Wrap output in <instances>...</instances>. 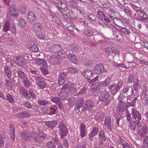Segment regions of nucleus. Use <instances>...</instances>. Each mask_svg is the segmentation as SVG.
Segmentation results:
<instances>
[{
    "instance_id": "nucleus-35",
    "label": "nucleus",
    "mask_w": 148,
    "mask_h": 148,
    "mask_svg": "<svg viewBox=\"0 0 148 148\" xmlns=\"http://www.w3.org/2000/svg\"><path fill=\"white\" fill-rule=\"evenodd\" d=\"M111 80L110 78H107L104 81L100 82V85L106 87L110 85Z\"/></svg>"
},
{
    "instance_id": "nucleus-12",
    "label": "nucleus",
    "mask_w": 148,
    "mask_h": 148,
    "mask_svg": "<svg viewBox=\"0 0 148 148\" xmlns=\"http://www.w3.org/2000/svg\"><path fill=\"white\" fill-rule=\"evenodd\" d=\"M94 73L100 74L103 73L104 72L106 73L107 70L104 69L103 66L101 64H99L96 65L94 68Z\"/></svg>"
},
{
    "instance_id": "nucleus-39",
    "label": "nucleus",
    "mask_w": 148,
    "mask_h": 148,
    "mask_svg": "<svg viewBox=\"0 0 148 148\" xmlns=\"http://www.w3.org/2000/svg\"><path fill=\"white\" fill-rule=\"evenodd\" d=\"M29 77H31L35 76L36 75H37L38 72L37 71L34 69H29Z\"/></svg>"
},
{
    "instance_id": "nucleus-37",
    "label": "nucleus",
    "mask_w": 148,
    "mask_h": 148,
    "mask_svg": "<svg viewBox=\"0 0 148 148\" xmlns=\"http://www.w3.org/2000/svg\"><path fill=\"white\" fill-rule=\"evenodd\" d=\"M55 108L51 107L50 108L49 111H48V114L50 115H52L53 114H55L56 112V110L57 109V108L55 106H54Z\"/></svg>"
},
{
    "instance_id": "nucleus-30",
    "label": "nucleus",
    "mask_w": 148,
    "mask_h": 148,
    "mask_svg": "<svg viewBox=\"0 0 148 148\" xmlns=\"http://www.w3.org/2000/svg\"><path fill=\"white\" fill-rule=\"evenodd\" d=\"M79 47L76 44H73L69 47V49L72 52H76L78 51Z\"/></svg>"
},
{
    "instance_id": "nucleus-18",
    "label": "nucleus",
    "mask_w": 148,
    "mask_h": 148,
    "mask_svg": "<svg viewBox=\"0 0 148 148\" xmlns=\"http://www.w3.org/2000/svg\"><path fill=\"white\" fill-rule=\"evenodd\" d=\"M137 14V17L140 18L139 20L141 19L145 20L147 18V14L143 10H140L138 12H136Z\"/></svg>"
},
{
    "instance_id": "nucleus-57",
    "label": "nucleus",
    "mask_w": 148,
    "mask_h": 148,
    "mask_svg": "<svg viewBox=\"0 0 148 148\" xmlns=\"http://www.w3.org/2000/svg\"><path fill=\"white\" fill-rule=\"evenodd\" d=\"M7 97L8 101L10 103H12L14 102V100L13 98L12 97L11 95L8 94L7 96Z\"/></svg>"
},
{
    "instance_id": "nucleus-64",
    "label": "nucleus",
    "mask_w": 148,
    "mask_h": 148,
    "mask_svg": "<svg viewBox=\"0 0 148 148\" xmlns=\"http://www.w3.org/2000/svg\"><path fill=\"white\" fill-rule=\"evenodd\" d=\"M23 105L28 109L31 108L32 107V105L29 101L25 102Z\"/></svg>"
},
{
    "instance_id": "nucleus-2",
    "label": "nucleus",
    "mask_w": 148,
    "mask_h": 148,
    "mask_svg": "<svg viewBox=\"0 0 148 148\" xmlns=\"http://www.w3.org/2000/svg\"><path fill=\"white\" fill-rule=\"evenodd\" d=\"M97 13L98 15V22L101 25H103L105 24L106 23H107L111 21V19L114 20V17L109 15L106 16V15L103 12L100 10H98L97 11Z\"/></svg>"
},
{
    "instance_id": "nucleus-15",
    "label": "nucleus",
    "mask_w": 148,
    "mask_h": 148,
    "mask_svg": "<svg viewBox=\"0 0 148 148\" xmlns=\"http://www.w3.org/2000/svg\"><path fill=\"white\" fill-rule=\"evenodd\" d=\"M10 13L13 18H16L18 16V12L15 7H11L9 8Z\"/></svg>"
},
{
    "instance_id": "nucleus-27",
    "label": "nucleus",
    "mask_w": 148,
    "mask_h": 148,
    "mask_svg": "<svg viewBox=\"0 0 148 148\" xmlns=\"http://www.w3.org/2000/svg\"><path fill=\"white\" fill-rule=\"evenodd\" d=\"M31 136L35 142L37 143H40L41 141L38 135L36 133L32 132L31 134Z\"/></svg>"
},
{
    "instance_id": "nucleus-26",
    "label": "nucleus",
    "mask_w": 148,
    "mask_h": 148,
    "mask_svg": "<svg viewBox=\"0 0 148 148\" xmlns=\"http://www.w3.org/2000/svg\"><path fill=\"white\" fill-rule=\"evenodd\" d=\"M98 132V128L95 127H94L91 131L90 133L89 134V139L92 140V138L97 134Z\"/></svg>"
},
{
    "instance_id": "nucleus-21",
    "label": "nucleus",
    "mask_w": 148,
    "mask_h": 148,
    "mask_svg": "<svg viewBox=\"0 0 148 148\" xmlns=\"http://www.w3.org/2000/svg\"><path fill=\"white\" fill-rule=\"evenodd\" d=\"M49 62L52 64H56L59 60V58L57 55H54L49 57Z\"/></svg>"
},
{
    "instance_id": "nucleus-43",
    "label": "nucleus",
    "mask_w": 148,
    "mask_h": 148,
    "mask_svg": "<svg viewBox=\"0 0 148 148\" xmlns=\"http://www.w3.org/2000/svg\"><path fill=\"white\" fill-rule=\"evenodd\" d=\"M99 138L101 140H102L104 141L105 142L106 140V137L105 135L104 132L101 130L100 131L99 134Z\"/></svg>"
},
{
    "instance_id": "nucleus-28",
    "label": "nucleus",
    "mask_w": 148,
    "mask_h": 148,
    "mask_svg": "<svg viewBox=\"0 0 148 148\" xmlns=\"http://www.w3.org/2000/svg\"><path fill=\"white\" fill-rule=\"evenodd\" d=\"M21 136L23 138L27 140H28L31 139V136H29V134L27 131L22 132Z\"/></svg>"
},
{
    "instance_id": "nucleus-32",
    "label": "nucleus",
    "mask_w": 148,
    "mask_h": 148,
    "mask_svg": "<svg viewBox=\"0 0 148 148\" xmlns=\"http://www.w3.org/2000/svg\"><path fill=\"white\" fill-rule=\"evenodd\" d=\"M68 58L70 60L72 61L74 63H75L77 60L76 55L70 53L68 54Z\"/></svg>"
},
{
    "instance_id": "nucleus-34",
    "label": "nucleus",
    "mask_w": 148,
    "mask_h": 148,
    "mask_svg": "<svg viewBox=\"0 0 148 148\" xmlns=\"http://www.w3.org/2000/svg\"><path fill=\"white\" fill-rule=\"evenodd\" d=\"M27 48L31 50L33 52H36L38 51V48L37 45L35 44H33L31 46L28 45Z\"/></svg>"
},
{
    "instance_id": "nucleus-60",
    "label": "nucleus",
    "mask_w": 148,
    "mask_h": 148,
    "mask_svg": "<svg viewBox=\"0 0 148 148\" xmlns=\"http://www.w3.org/2000/svg\"><path fill=\"white\" fill-rule=\"evenodd\" d=\"M121 30L122 32L125 33L126 34H128L130 33L129 30L124 27L121 28Z\"/></svg>"
},
{
    "instance_id": "nucleus-24",
    "label": "nucleus",
    "mask_w": 148,
    "mask_h": 148,
    "mask_svg": "<svg viewBox=\"0 0 148 148\" xmlns=\"http://www.w3.org/2000/svg\"><path fill=\"white\" fill-rule=\"evenodd\" d=\"M57 124L58 122L57 121L53 120L46 122L45 125L49 128L52 129L55 127Z\"/></svg>"
},
{
    "instance_id": "nucleus-42",
    "label": "nucleus",
    "mask_w": 148,
    "mask_h": 148,
    "mask_svg": "<svg viewBox=\"0 0 148 148\" xmlns=\"http://www.w3.org/2000/svg\"><path fill=\"white\" fill-rule=\"evenodd\" d=\"M123 9L124 12L126 14L129 15H131L132 14V11L130 8H129L128 6H124Z\"/></svg>"
},
{
    "instance_id": "nucleus-53",
    "label": "nucleus",
    "mask_w": 148,
    "mask_h": 148,
    "mask_svg": "<svg viewBox=\"0 0 148 148\" xmlns=\"http://www.w3.org/2000/svg\"><path fill=\"white\" fill-rule=\"evenodd\" d=\"M38 104L40 106H45L48 103V102L45 100H38Z\"/></svg>"
},
{
    "instance_id": "nucleus-3",
    "label": "nucleus",
    "mask_w": 148,
    "mask_h": 148,
    "mask_svg": "<svg viewBox=\"0 0 148 148\" xmlns=\"http://www.w3.org/2000/svg\"><path fill=\"white\" fill-rule=\"evenodd\" d=\"M110 93L107 91L102 92L99 97L100 101L104 103L105 106H107L110 104L111 101L110 98Z\"/></svg>"
},
{
    "instance_id": "nucleus-48",
    "label": "nucleus",
    "mask_w": 148,
    "mask_h": 148,
    "mask_svg": "<svg viewBox=\"0 0 148 148\" xmlns=\"http://www.w3.org/2000/svg\"><path fill=\"white\" fill-rule=\"evenodd\" d=\"M47 146L48 148H56V146L54 145L53 142L52 141L47 143Z\"/></svg>"
},
{
    "instance_id": "nucleus-25",
    "label": "nucleus",
    "mask_w": 148,
    "mask_h": 148,
    "mask_svg": "<svg viewBox=\"0 0 148 148\" xmlns=\"http://www.w3.org/2000/svg\"><path fill=\"white\" fill-rule=\"evenodd\" d=\"M37 63L39 66L40 67L46 66H47L46 61L44 59L37 58L36 59Z\"/></svg>"
},
{
    "instance_id": "nucleus-47",
    "label": "nucleus",
    "mask_w": 148,
    "mask_h": 148,
    "mask_svg": "<svg viewBox=\"0 0 148 148\" xmlns=\"http://www.w3.org/2000/svg\"><path fill=\"white\" fill-rule=\"evenodd\" d=\"M22 92L23 93V96L25 97L26 99H30V96L29 95L28 92H27V91L24 88H23L21 90Z\"/></svg>"
},
{
    "instance_id": "nucleus-29",
    "label": "nucleus",
    "mask_w": 148,
    "mask_h": 148,
    "mask_svg": "<svg viewBox=\"0 0 148 148\" xmlns=\"http://www.w3.org/2000/svg\"><path fill=\"white\" fill-rule=\"evenodd\" d=\"M117 23L118 24L117 25L121 28L124 27L127 24L126 21L124 19H118L117 20Z\"/></svg>"
},
{
    "instance_id": "nucleus-20",
    "label": "nucleus",
    "mask_w": 148,
    "mask_h": 148,
    "mask_svg": "<svg viewBox=\"0 0 148 148\" xmlns=\"http://www.w3.org/2000/svg\"><path fill=\"white\" fill-rule=\"evenodd\" d=\"M33 28L35 33L40 32L42 28L41 24L39 23H35L34 24Z\"/></svg>"
},
{
    "instance_id": "nucleus-61",
    "label": "nucleus",
    "mask_w": 148,
    "mask_h": 148,
    "mask_svg": "<svg viewBox=\"0 0 148 148\" xmlns=\"http://www.w3.org/2000/svg\"><path fill=\"white\" fill-rule=\"evenodd\" d=\"M137 100V97H135L134 99L131 102H130V103H128L129 105L132 107H134L135 106V104L136 103V101Z\"/></svg>"
},
{
    "instance_id": "nucleus-9",
    "label": "nucleus",
    "mask_w": 148,
    "mask_h": 148,
    "mask_svg": "<svg viewBox=\"0 0 148 148\" xmlns=\"http://www.w3.org/2000/svg\"><path fill=\"white\" fill-rule=\"evenodd\" d=\"M93 102L90 100L86 101L84 103V105L82 109V112H85L86 111H90L94 107Z\"/></svg>"
},
{
    "instance_id": "nucleus-17",
    "label": "nucleus",
    "mask_w": 148,
    "mask_h": 148,
    "mask_svg": "<svg viewBox=\"0 0 148 148\" xmlns=\"http://www.w3.org/2000/svg\"><path fill=\"white\" fill-rule=\"evenodd\" d=\"M80 135L81 138H83L87 134V131L86 130L85 125L82 123L80 125Z\"/></svg>"
},
{
    "instance_id": "nucleus-1",
    "label": "nucleus",
    "mask_w": 148,
    "mask_h": 148,
    "mask_svg": "<svg viewBox=\"0 0 148 148\" xmlns=\"http://www.w3.org/2000/svg\"><path fill=\"white\" fill-rule=\"evenodd\" d=\"M126 116L127 120L131 122L134 119L135 121L137 122V125L138 123H140V120L141 119V116L140 112L134 109L131 110V114L128 110H126Z\"/></svg>"
},
{
    "instance_id": "nucleus-54",
    "label": "nucleus",
    "mask_w": 148,
    "mask_h": 148,
    "mask_svg": "<svg viewBox=\"0 0 148 148\" xmlns=\"http://www.w3.org/2000/svg\"><path fill=\"white\" fill-rule=\"evenodd\" d=\"M130 89L132 90V91H133V89L131 87H124L122 90V93L127 95V92L129 91V89Z\"/></svg>"
},
{
    "instance_id": "nucleus-36",
    "label": "nucleus",
    "mask_w": 148,
    "mask_h": 148,
    "mask_svg": "<svg viewBox=\"0 0 148 148\" xmlns=\"http://www.w3.org/2000/svg\"><path fill=\"white\" fill-rule=\"evenodd\" d=\"M133 86L136 92H138L139 91V89L140 88V85L138 80L136 79L134 82Z\"/></svg>"
},
{
    "instance_id": "nucleus-13",
    "label": "nucleus",
    "mask_w": 148,
    "mask_h": 148,
    "mask_svg": "<svg viewBox=\"0 0 148 148\" xmlns=\"http://www.w3.org/2000/svg\"><path fill=\"white\" fill-rule=\"evenodd\" d=\"M114 116L115 118L116 122H114L113 124L117 127L121 126L123 119L121 115L120 114H116Z\"/></svg>"
},
{
    "instance_id": "nucleus-38",
    "label": "nucleus",
    "mask_w": 148,
    "mask_h": 148,
    "mask_svg": "<svg viewBox=\"0 0 148 148\" xmlns=\"http://www.w3.org/2000/svg\"><path fill=\"white\" fill-rule=\"evenodd\" d=\"M126 106L125 103H120L119 106V112H122L126 109Z\"/></svg>"
},
{
    "instance_id": "nucleus-31",
    "label": "nucleus",
    "mask_w": 148,
    "mask_h": 148,
    "mask_svg": "<svg viewBox=\"0 0 148 148\" xmlns=\"http://www.w3.org/2000/svg\"><path fill=\"white\" fill-rule=\"evenodd\" d=\"M67 92L65 90L61 91L59 94L58 97L62 100L65 99L67 97Z\"/></svg>"
},
{
    "instance_id": "nucleus-11",
    "label": "nucleus",
    "mask_w": 148,
    "mask_h": 148,
    "mask_svg": "<svg viewBox=\"0 0 148 148\" xmlns=\"http://www.w3.org/2000/svg\"><path fill=\"white\" fill-rule=\"evenodd\" d=\"M36 17L35 12L33 11H29L27 13V21L33 24L36 22Z\"/></svg>"
},
{
    "instance_id": "nucleus-5",
    "label": "nucleus",
    "mask_w": 148,
    "mask_h": 148,
    "mask_svg": "<svg viewBox=\"0 0 148 148\" xmlns=\"http://www.w3.org/2000/svg\"><path fill=\"white\" fill-rule=\"evenodd\" d=\"M123 85V82L121 80H120L119 81L117 84H114L109 86L108 87V88L110 90L112 89L111 91V94L114 96L119 91Z\"/></svg>"
},
{
    "instance_id": "nucleus-63",
    "label": "nucleus",
    "mask_w": 148,
    "mask_h": 148,
    "mask_svg": "<svg viewBox=\"0 0 148 148\" xmlns=\"http://www.w3.org/2000/svg\"><path fill=\"white\" fill-rule=\"evenodd\" d=\"M39 136L40 139H41V140L42 141V140H44L46 138V136L45 134L44 133L41 132L40 133L39 135Z\"/></svg>"
},
{
    "instance_id": "nucleus-46",
    "label": "nucleus",
    "mask_w": 148,
    "mask_h": 148,
    "mask_svg": "<svg viewBox=\"0 0 148 148\" xmlns=\"http://www.w3.org/2000/svg\"><path fill=\"white\" fill-rule=\"evenodd\" d=\"M84 34L86 36L89 37H91L93 35V32L91 30L88 29H85L84 30Z\"/></svg>"
},
{
    "instance_id": "nucleus-23",
    "label": "nucleus",
    "mask_w": 148,
    "mask_h": 148,
    "mask_svg": "<svg viewBox=\"0 0 148 148\" xmlns=\"http://www.w3.org/2000/svg\"><path fill=\"white\" fill-rule=\"evenodd\" d=\"M4 70L8 77L10 79L12 75L10 67L8 65H6L4 67Z\"/></svg>"
},
{
    "instance_id": "nucleus-10",
    "label": "nucleus",
    "mask_w": 148,
    "mask_h": 148,
    "mask_svg": "<svg viewBox=\"0 0 148 148\" xmlns=\"http://www.w3.org/2000/svg\"><path fill=\"white\" fill-rule=\"evenodd\" d=\"M111 118L110 116H107L105 118L104 120L105 129L109 132L111 131V128L112 125H111Z\"/></svg>"
},
{
    "instance_id": "nucleus-58",
    "label": "nucleus",
    "mask_w": 148,
    "mask_h": 148,
    "mask_svg": "<svg viewBox=\"0 0 148 148\" xmlns=\"http://www.w3.org/2000/svg\"><path fill=\"white\" fill-rule=\"evenodd\" d=\"M130 5L136 11V12H138L140 10V7L136 6L133 4H131Z\"/></svg>"
},
{
    "instance_id": "nucleus-6",
    "label": "nucleus",
    "mask_w": 148,
    "mask_h": 148,
    "mask_svg": "<svg viewBox=\"0 0 148 148\" xmlns=\"http://www.w3.org/2000/svg\"><path fill=\"white\" fill-rule=\"evenodd\" d=\"M60 135L62 138L66 136L67 134L68 129L67 125L63 122H61L58 125Z\"/></svg>"
},
{
    "instance_id": "nucleus-59",
    "label": "nucleus",
    "mask_w": 148,
    "mask_h": 148,
    "mask_svg": "<svg viewBox=\"0 0 148 148\" xmlns=\"http://www.w3.org/2000/svg\"><path fill=\"white\" fill-rule=\"evenodd\" d=\"M52 101L56 103L57 104L61 102L59 97H54L52 99Z\"/></svg>"
},
{
    "instance_id": "nucleus-56",
    "label": "nucleus",
    "mask_w": 148,
    "mask_h": 148,
    "mask_svg": "<svg viewBox=\"0 0 148 148\" xmlns=\"http://www.w3.org/2000/svg\"><path fill=\"white\" fill-rule=\"evenodd\" d=\"M38 33V34H36V36L40 40H44L45 38V36L44 34L40 32Z\"/></svg>"
},
{
    "instance_id": "nucleus-52",
    "label": "nucleus",
    "mask_w": 148,
    "mask_h": 148,
    "mask_svg": "<svg viewBox=\"0 0 148 148\" xmlns=\"http://www.w3.org/2000/svg\"><path fill=\"white\" fill-rule=\"evenodd\" d=\"M113 47H107L104 48V50L106 53L108 54H110L112 53V49Z\"/></svg>"
},
{
    "instance_id": "nucleus-4",
    "label": "nucleus",
    "mask_w": 148,
    "mask_h": 148,
    "mask_svg": "<svg viewBox=\"0 0 148 148\" xmlns=\"http://www.w3.org/2000/svg\"><path fill=\"white\" fill-rule=\"evenodd\" d=\"M137 131L141 137H144L148 132L147 126L143 123H138L137 125Z\"/></svg>"
},
{
    "instance_id": "nucleus-51",
    "label": "nucleus",
    "mask_w": 148,
    "mask_h": 148,
    "mask_svg": "<svg viewBox=\"0 0 148 148\" xmlns=\"http://www.w3.org/2000/svg\"><path fill=\"white\" fill-rule=\"evenodd\" d=\"M126 97L125 95L122 93L119 95L118 100L119 103H123L122 100Z\"/></svg>"
},
{
    "instance_id": "nucleus-45",
    "label": "nucleus",
    "mask_w": 148,
    "mask_h": 148,
    "mask_svg": "<svg viewBox=\"0 0 148 148\" xmlns=\"http://www.w3.org/2000/svg\"><path fill=\"white\" fill-rule=\"evenodd\" d=\"M77 0H72L69 2V4L71 6L76 8L77 6Z\"/></svg>"
},
{
    "instance_id": "nucleus-49",
    "label": "nucleus",
    "mask_w": 148,
    "mask_h": 148,
    "mask_svg": "<svg viewBox=\"0 0 148 148\" xmlns=\"http://www.w3.org/2000/svg\"><path fill=\"white\" fill-rule=\"evenodd\" d=\"M134 75L133 74H131L129 75L127 82L128 83H132L134 82Z\"/></svg>"
},
{
    "instance_id": "nucleus-41",
    "label": "nucleus",
    "mask_w": 148,
    "mask_h": 148,
    "mask_svg": "<svg viewBox=\"0 0 148 148\" xmlns=\"http://www.w3.org/2000/svg\"><path fill=\"white\" fill-rule=\"evenodd\" d=\"M19 24L21 26V27H24L26 25L27 22L25 20L22 18L20 17L19 18Z\"/></svg>"
},
{
    "instance_id": "nucleus-55",
    "label": "nucleus",
    "mask_w": 148,
    "mask_h": 148,
    "mask_svg": "<svg viewBox=\"0 0 148 148\" xmlns=\"http://www.w3.org/2000/svg\"><path fill=\"white\" fill-rule=\"evenodd\" d=\"M40 70L42 72V73L45 75H47L49 73V72L47 69L45 67H40Z\"/></svg>"
},
{
    "instance_id": "nucleus-62",
    "label": "nucleus",
    "mask_w": 148,
    "mask_h": 148,
    "mask_svg": "<svg viewBox=\"0 0 148 148\" xmlns=\"http://www.w3.org/2000/svg\"><path fill=\"white\" fill-rule=\"evenodd\" d=\"M29 95L30 97L32 98V99H35L36 98L35 95L34 93V92L32 89L29 90Z\"/></svg>"
},
{
    "instance_id": "nucleus-19",
    "label": "nucleus",
    "mask_w": 148,
    "mask_h": 148,
    "mask_svg": "<svg viewBox=\"0 0 148 148\" xmlns=\"http://www.w3.org/2000/svg\"><path fill=\"white\" fill-rule=\"evenodd\" d=\"M101 87L100 84L97 82H95L92 84L91 89L94 91L98 92Z\"/></svg>"
},
{
    "instance_id": "nucleus-40",
    "label": "nucleus",
    "mask_w": 148,
    "mask_h": 148,
    "mask_svg": "<svg viewBox=\"0 0 148 148\" xmlns=\"http://www.w3.org/2000/svg\"><path fill=\"white\" fill-rule=\"evenodd\" d=\"M23 83L27 88H29L32 84V82L30 80L28 79H24L23 81Z\"/></svg>"
},
{
    "instance_id": "nucleus-50",
    "label": "nucleus",
    "mask_w": 148,
    "mask_h": 148,
    "mask_svg": "<svg viewBox=\"0 0 148 148\" xmlns=\"http://www.w3.org/2000/svg\"><path fill=\"white\" fill-rule=\"evenodd\" d=\"M11 25H10V23L8 21H7L5 23L4 27V30L5 32H7L11 28Z\"/></svg>"
},
{
    "instance_id": "nucleus-22",
    "label": "nucleus",
    "mask_w": 148,
    "mask_h": 148,
    "mask_svg": "<svg viewBox=\"0 0 148 148\" xmlns=\"http://www.w3.org/2000/svg\"><path fill=\"white\" fill-rule=\"evenodd\" d=\"M30 116L29 112L26 111H22L16 115V117L18 118L27 117Z\"/></svg>"
},
{
    "instance_id": "nucleus-14",
    "label": "nucleus",
    "mask_w": 148,
    "mask_h": 148,
    "mask_svg": "<svg viewBox=\"0 0 148 148\" xmlns=\"http://www.w3.org/2000/svg\"><path fill=\"white\" fill-rule=\"evenodd\" d=\"M82 74L85 78L88 80H90V78L93 77V73L91 70L90 69H88L83 72Z\"/></svg>"
},
{
    "instance_id": "nucleus-7",
    "label": "nucleus",
    "mask_w": 148,
    "mask_h": 148,
    "mask_svg": "<svg viewBox=\"0 0 148 148\" xmlns=\"http://www.w3.org/2000/svg\"><path fill=\"white\" fill-rule=\"evenodd\" d=\"M112 29L114 38L119 42H123L124 41V37L121 33L115 28H112Z\"/></svg>"
},
{
    "instance_id": "nucleus-44",
    "label": "nucleus",
    "mask_w": 148,
    "mask_h": 148,
    "mask_svg": "<svg viewBox=\"0 0 148 148\" xmlns=\"http://www.w3.org/2000/svg\"><path fill=\"white\" fill-rule=\"evenodd\" d=\"M17 72L18 76L21 78L24 79L25 77V74L23 71L18 70L17 71Z\"/></svg>"
},
{
    "instance_id": "nucleus-16",
    "label": "nucleus",
    "mask_w": 148,
    "mask_h": 148,
    "mask_svg": "<svg viewBox=\"0 0 148 148\" xmlns=\"http://www.w3.org/2000/svg\"><path fill=\"white\" fill-rule=\"evenodd\" d=\"M50 51L53 53H57L62 49L61 46L58 44H56L50 47Z\"/></svg>"
},
{
    "instance_id": "nucleus-8",
    "label": "nucleus",
    "mask_w": 148,
    "mask_h": 148,
    "mask_svg": "<svg viewBox=\"0 0 148 148\" xmlns=\"http://www.w3.org/2000/svg\"><path fill=\"white\" fill-rule=\"evenodd\" d=\"M75 111H78V113L79 112V109L84 105V99L82 97H79L75 100Z\"/></svg>"
},
{
    "instance_id": "nucleus-33",
    "label": "nucleus",
    "mask_w": 148,
    "mask_h": 148,
    "mask_svg": "<svg viewBox=\"0 0 148 148\" xmlns=\"http://www.w3.org/2000/svg\"><path fill=\"white\" fill-rule=\"evenodd\" d=\"M36 84L39 88L41 89H43L46 86V84L45 82L43 81L37 82Z\"/></svg>"
}]
</instances>
